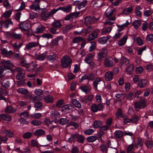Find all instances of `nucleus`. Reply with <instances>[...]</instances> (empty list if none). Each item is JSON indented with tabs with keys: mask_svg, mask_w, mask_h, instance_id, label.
<instances>
[{
	"mask_svg": "<svg viewBox=\"0 0 153 153\" xmlns=\"http://www.w3.org/2000/svg\"><path fill=\"white\" fill-rule=\"evenodd\" d=\"M146 105V100L143 98H141L139 101H137L134 103L135 108L136 111L143 109Z\"/></svg>",
	"mask_w": 153,
	"mask_h": 153,
	"instance_id": "f257e3e1",
	"label": "nucleus"
},
{
	"mask_svg": "<svg viewBox=\"0 0 153 153\" xmlns=\"http://www.w3.org/2000/svg\"><path fill=\"white\" fill-rule=\"evenodd\" d=\"M61 62L62 66L63 68H66L72 63V61L69 56H65L62 59Z\"/></svg>",
	"mask_w": 153,
	"mask_h": 153,
	"instance_id": "f03ea898",
	"label": "nucleus"
},
{
	"mask_svg": "<svg viewBox=\"0 0 153 153\" xmlns=\"http://www.w3.org/2000/svg\"><path fill=\"white\" fill-rule=\"evenodd\" d=\"M15 71L18 72V74L16 75L17 79L21 80L25 77V72L24 70L20 68H18L16 69Z\"/></svg>",
	"mask_w": 153,
	"mask_h": 153,
	"instance_id": "7ed1b4c3",
	"label": "nucleus"
},
{
	"mask_svg": "<svg viewBox=\"0 0 153 153\" xmlns=\"http://www.w3.org/2000/svg\"><path fill=\"white\" fill-rule=\"evenodd\" d=\"M100 52L97 55V59L100 61H101L102 59L106 55L107 50L105 48H102L100 50Z\"/></svg>",
	"mask_w": 153,
	"mask_h": 153,
	"instance_id": "20e7f679",
	"label": "nucleus"
},
{
	"mask_svg": "<svg viewBox=\"0 0 153 153\" xmlns=\"http://www.w3.org/2000/svg\"><path fill=\"white\" fill-rule=\"evenodd\" d=\"M39 44V42L38 41L37 42H30L26 45V47L25 48V50H30L32 48L38 46Z\"/></svg>",
	"mask_w": 153,
	"mask_h": 153,
	"instance_id": "39448f33",
	"label": "nucleus"
},
{
	"mask_svg": "<svg viewBox=\"0 0 153 153\" xmlns=\"http://www.w3.org/2000/svg\"><path fill=\"white\" fill-rule=\"evenodd\" d=\"M94 56L95 54L94 53L88 54L84 59L85 62L88 64H91L92 62Z\"/></svg>",
	"mask_w": 153,
	"mask_h": 153,
	"instance_id": "423d86ee",
	"label": "nucleus"
},
{
	"mask_svg": "<svg viewBox=\"0 0 153 153\" xmlns=\"http://www.w3.org/2000/svg\"><path fill=\"white\" fill-rule=\"evenodd\" d=\"M103 107V105L101 104H99L97 105L94 104L91 106V110L93 112H96L98 111L101 110Z\"/></svg>",
	"mask_w": 153,
	"mask_h": 153,
	"instance_id": "0eeeda50",
	"label": "nucleus"
},
{
	"mask_svg": "<svg viewBox=\"0 0 153 153\" xmlns=\"http://www.w3.org/2000/svg\"><path fill=\"white\" fill-rule=\"evenodd\" d=\"M1 65H3L2 67L4 68H7L9 69L10 67H12L13 66V65L11 63L10 60H3L0 63Z\"/></svg>",
	"mask_w": 153,
	"mask_h": 153,
	"instance_id": "6e6552de",
	"label": "nucleus"
},
{
	"mask_svg": "<svg viewBox=\"0 0 153 153\" xmlns=\"http://www.w3.org/2000/svg\"><path fill=\"white\" fill-rule=\"evenodd\" d=\"M99 32L100 30L98 29L94 30L93 32L89 35L88 40L91 41L96 38L97 37L98 33H99Z\"/></svg>",
	"mask_w": 153,
	"mask_h": 153,
	"instance_id": "1a4fd4ad",
	"label": "nucleus"
},
{
	"mask_svg": "<svg viewBox=\"0 0 153 153\" xmlns=\"http://www.w3.org/2000/svg\"><path fill=\"white\" fill-rule=\"evenodd\" d=\"M2 24L5 27L8 28L9 25H13V23L10 19H7L3 22L2 21H0V28L2 27Z\"/></svg>",
	"mask_w": 153,
	"mask_h": 153,
	"instance_id": "9d476101",
	"label": "nucleus"
},
{
	"mask_svg": "<svg viewBox=\"0 0 153 153\" xmlns=\"http://www.w3.org/2000/svg\"><path fill=\"white\" fill-rule=\"evenodd\" d=\"M104 65L107 68L112 67L114 65L113 61L108 58L105 59Z\"/></svg>",
	"mask_w": 153,
	"mask_h": 153,
	"instance_id": "9b49d317",
	"label": "nucleus"
},
{
	"mask_svg": "<svg viewBox=\"0 0 153 153\" xmlns=\"http://www.w3.org/2000/svg\"><path fill=\"white\" fill-rule=\"evenodd\" d=\"M148 83V81L145 79H141L138 82L137 86L140 88H145Z\"/></svg>",
	"mask_w": 153,
	"mask_h": 153,
	"instance_id": "f8f14e48",
	"label": "nucleus"
},
{
	"mask_svg": "<svg viewBox=\"0 0 153 153\" xmlns=\"http://www.w3.org/2000/svg\"><path fill=\"white\" fill-rule=\"evenodd\" d=\"M37 66L36 64L33 63H31L26 66V70L27 71L31 72H33Z\"/></svg>",
	"mask_w": 153,
	"mask_h": 153,
	"instance_id": "ddd939ff",
	"label": "nucleus"
},
{
	"mask_svg": "<svg viewBox=\"0 0 153 153\" xmlns=\"http://www.w3.org/2000/svg\"><path fill=\"white\" fill-rule=\"evenodd\" d=\"M113 74L111 71H108L106 72L105 74L104 78L106 81H110L113 79Z\"/></svg>",
	"mask_w": 153,
	"mask_h": 153,
	"instance_id": "4468645a",
	"label": "nucleus"
},
{
	"mask_svg": "<svg viewBox=\"0 0 153 153\" xmlns=\"http://www.w3.org/2000/svg\"><path fill=\"white\" fill-rule=\"evenodd\" d=\"M96 21L97 20L95 18L89 16L85 18V22L86 24L88 25L93 23Z\"/></svg>",
	"mask_w": 153,
	"mask_h": 153,
	"instance_id": "2eb2a0df",
	"label": "nucleus"
},
{
	"mask_svg": "<svg viewBox=\"0 0 153 153\" xmlns=\"http://www.w3.org/2000/svg\"><path fill=\"white\" fill-rule=\"evenodd\" d=\"M103 82L102 81V79L100 78H96L93 82V84L96 89H97V85L101 84L103 83Z\"/></svg>",
	"mask_w": 153,
	"mask_h": 153,
	"instance_id": "dca6fc26",
	"label": "nucleus"
},
{
	"mask_svg": "<svg viewBox=\"0 0 153 153\" xmlns=\"http://www.w3.org/2000/svg\"><path fill=\"white\" fill-rule=\"evenodd\" d=\"M45 29V28L44 26L41 25L36 28L35 32L37 34L41 33H42Z\"/></svg>",
	"mask_w": 153,
	"mask_h": 153,
	"instance_id": "f3484780",
	"label": "nucleus"
},
{
	"mask_svg": "<svg viewBox=\"0 0 153 153\" xmlns=\"http://www.w3.org/2000/svg\"><path fill=\"white\" fill-rule=\"evenodd\" d=\"M78 15V14L76 13H70L68 15L66 16L65 18L64 19L66 21L69 20L71 19H74Z\"/></svg>",
	"mask_w": 153,
	"mask_h": 153,
	"instance_id": "a211bd4d",
	"label": "nucleus"
},
{
	"mask_svg": "<svg viewBox=\"0 0 153 153\" xmlns=\"http://www.w3.org/2000/svg\"><path fill=\"white\" fill-rule=\"evenodd\" d=\"M127 38L128 36H124L119 41L118 45L120 46L123 45L126 43Z\"/></svg>",
	"mask_w": 153,
	"mask_h": 153,
	"instance_id": "6ab92c4d",
	"label": "nucleus"
},
{
	"mask_svg": "<svg viewBox=\"0 0 153 153\" xmlns=\"http://www.w3.org/2000/svg\"><path fill=\"white\" fill-rule=\"evenodd\" d=\"M110 38V36L101 37L99 39L98 42L100 44H103L106 43Z\"/></svg>",
	"mask_w": 153,
	"mask_h": 153,
	"instance_id": "aec40b11",
	"label": "nucleus"
},
{
	"mask_svg": "<svg viewBox=\"0 0 153 153\" xmlns=\"http://www.w3.org/2000/svg\"><path fill=\"white\" fill-rule=\"evenodd\" d=\"M12 10H10L5 11L1 16L5 18H9L12 14Z\"/></svg>",
	"mask_w": 153,
	"mask_h": 153,
	"instance_id": "412c9836",
	"label": "nucleus"
},
{
	"mask_svg": "<svg viewBox=\"0 0 153 153\" xmlns=\"http://www.w3.org/2000/svg\"><path fill=\"white\" fill-rule=\"evenodd\" d=\"M47 54L46 52L39 54L36 57V59L39 61H42L44 60L47 57Z\"/></svg>",
	"mask_w": 153,
	"mask_h": 153,
	"instance_id": "4be33fe9",
	"label": "nucleus"
},
{
	"mask_svg": "<svg viewBox=\"0 0 153 153\" xmlns=\"http://www.w3.org/2000/svg\"><path fill=\"white\" fill-rule=\"evenodd\" d=\"M51 13L50 12L43 13H41V16L42 19L44 20H46L49 17L51 16Z\"/></svg>",
	"mask_w": 153,
	"mask_h": 153,
	"instance_id": "5701e85b",
	"label": "nucleus"
},
{
	"mask_svg": "<svg viewBox=\"0 0 153 153\" xmlns=\"http://www.w3.org/2000/svg\"><path fill=\"white\" fill-rule=\"evenodd\" d=\"M115 11L114 9H108L106 11L105 16L107 18L109 17L112 16Z\"/></svg>",
	"mask_w": 153,
	"mask_h": 153,
	"instance_id": "b1692460",
	"label": "nucleus"
},
{
	"mask_svg": "<svg viewBox=\"0 0 153 153\" xmlns=\"http://www.w3.org/2000/svg\"><path fill=\"white\" fill-rule=\"evenodd\" d=\"M80 88L81 91L86 94L90 92L91 90L90 88L86 85L81 86Z\"/></svg>",
	"mask_w": 153,
	"mask_h": 153,
	"instance_id": "393cba45",
	"label": "nucleus"
},
{
	"mask_svg": "<svg viewBox=\"0 0 153 153\" xmlns=\"http://www.w3.org/2000/svg\"><path fill=\"white\" fill-rule=\"evenodd\" d=\"M45 131L42 129H37L34 132V134L35 136H39L45 134Z\"/></svg>",
	"mask_w": 153,
	"mask_h": 153,
	"instance_id": "a878e982",
	"label": "nucleus"
},
{
	"mask_svg": "<svg viewBox=\"0 0 153 153\" xmlns=\"http://www.w3.org/2000/svg\"><path fill=\"white\" fill-rule=\"evenodd\" d=\"M71 102L77 108H80L81 107L80 103L75 99H72Z\"/></svg>",
	"mask_w": 153,
	"mask_h": 153,
	"instance_id": "bb28decb",
	"label": "nucleus"
},
{
	"mask_svg": "<svg viewBox=\"0 0 153 153\" xmlns=\"http://www.w3.org/2000/svg\"><path fill=\"white\" fill-rule=\"evenodd\" d=\"M115 20V17L113 16L111 18L107 19L104 22V24L106 25H112L114 23V22L113 21H114Z\"/></svg>",
	"mask_w": 153,
	"mask_h": 153,
	"instance_id": "cd10ccee",
	"label": "nucleus"
},
{
	"mask_svg": "<svg viewBox=\"0 0 153 153\" xmlns=\"http://www.w3.org/2000/svg\"><path fill=\"white\" fill-rule=\"evenodd\" d=\"M0 117L2 119L4 120L7 121H9L11 120V117L9 115L2 114L0 115Z\"/></svg>",
	"mask_w": 153,
	"mask_h": 153,
	"instance_id": "c85d7f7f",
	"label": "nucleus"
},
{
	"mask_svg": "<svg viewBox=\"0 0 153 153\" xmlns=\"http://www.w3.org/2000/svg\"><path fill=\"white\" fill-rule=\"evenodd\" d=\"M52 25L55 28H59L62 26V24L59 20L53 22L52 24Z\"/></svg>",
	"mask_w": 153,
	"mask_h": 153,
	"instance_id": "c756f323",
	"label": "nucleus"
},
{
	"mask_svg": "<svg viewBox=\"0 0 153 153\" xmlns=\"http://www.w3.org/2000/svg\"><path fill=\"white\" fill-rule=\"evenodd\" d=\"M74 126L75 129L78 128L79 126L78 124L76 123L71 121L66 126V127H70Z\"/></svg>",
	"mask_w": 153,
	"mask_h": 153,
	"instance_id": "7c9ffc66",
	"label": "nucleus"
},
{
	"mask_svg": "<svg viewBox=\"0 0 153 153\" xmlns=\"http://www.w3.org/2000/svg\"><path fill=\"white\" fill-rule=\"evenodd\" d=\"M112 29V27H111L104 28L102 29V34L108 33L111 31Z\"/></svg>",
	"mask_w": 153,
	"mask_h": 153,
	"instance_id": "2f4dec72",
	"label": "nucleus"
},
{
	"mask_svg": "<svg viewBox=\"0 0 153 153\" xmlns=\"http://www.w3.org/2000/svg\"><path fill=\"white\" fill-rule=\"evenodd\" d=\"M72 107V105L71 104H67L64 105L62 107V110L63 111H66L71 109Z\"/></svg>",
	"mask_w": 153,
	"mask_h": 153,
	"instance_id": "473e14b6",
	"label": "nucleus"
},
{
	"mask_svg": "<svg viewBox=\"0 0 153 153\" xmlns=\"http://www.w3.org/2000/svg\"><path fill=\"white\" fill-rule=\"evenodd\" d=\"M45 101L48 103H52L53 101L54 98L53 97L50 95H48L44 98Z\"/></svg>",
	"mask_w": 153,
	"mask_h": 153,
	"instance_id": "72a5a7b5",
	"label": "nucleus"
},
{
	"mask_svg": "<svg viewBox=\"0 0 153 153\" xmlns=\"http://www.w3.org/2000/svg\"><path fill=\"white\" fill-rule=\"evenodd\" d=\"M76 140L79 143H83L84 141L85 138L82 135L77 134Z\"/></svg>",
	"mask_w": 153,
	"mask_h": 153,
	"instance_id": "f704fd0d",
	"label": "nucleus"
},
{
	"mask_svg": "<svg viewBox=\"0 0 153 153\" xmlns=\"http://www.w3.org/2000/svg\"><path fill=\"white\" fill-rule=\"evenodd\" d=\"M129 63V61L128 59L126 57H123L122 58L121 62L120 63V65L122 66L123 65H126Z\"/></svg>",
	"mask_w": 153,
	"mask_h": 153,
	"instance_id": "c9c22d12",
	"label": "nucleus"
},
{
	"mask_svg": "<svg viewBox=\"0 0 153 153\" xmlns=\"http://www.w3.org/2000/svg\"><path fill=\"white\" fill-rule=\"evenodd\" d=\"M134 69V65L132 64H131L126 68V72L128 74H130L133 71Z\"/></svg>",
	"mask_w": 153,
	"mask_h": 153,
	"instance_id": "e433bc0d",
	"label": "nucleus"
},
{
	"mask_svg": "<svg viewBox=\"0 0 153 153\" xmlns=\"http://www.w3.org/2000/svg\"><path fill=\"white\" fill-rule=\"evenodd\" d=\"M21 29L24 31H26L28 30L29 28V24L28 23H24L20 26Z\"/></svg>",
	"mask_w": 153,
	"mask_h": 153,
	"instance_id": "4c0bfd02",
	"label": "nucleus"
},
{
	"mask_svg": "<svg viewBox=\"0 0 153 153\" xmlns=\"http://www.w3.org/2000/svg\"><path fill=\"white\" fill-rule=\"evenodd\" d=\"M123 132L120 130H117L114 132V136L117 138L121 137L123 135Z\"/></svg>",
	"mask_w": 153,
	"mask_h": 153,
	"instance_id": "58836bf2",
	"label": "nucleus"
},
{
	"mask_svg": "<svg viewBox=\"0 0 153 153\" xmlns=\"http://www.w3.org/2000/svg\"><path fill=\"white\" fill-rule=\"evenodd\" d=\"M3 133L7 137H12L14 135V134L13 132L8 130L4 131H3Z\"/></svg>",
	"mask_w": 153,
	"mask_h": 153,
	"instance_id": "ea45409f",
	"label": "nucleus"
},
{
	"mask_svg": "<svg viewBox=\"0 0 153 153\" xmlns=\"http://www.w3.org/2000/svg\"><path fill=\"white\" fill-rule=\"evenodd\" d=\"M143 145V142L142 139L139 138L137 139L135 144V146L137 148L142 147Z\"/></svg>",
	"mask_w": 153,
	"mask_h": 153,
	"instance_id": "a19ab883",
	"label": "nucleus"
},
{
	"mask_svg": "<svg viewBox=\"0 0 153 153\" xmlns=\"http://www.w3.org/2000/svg\"><path fill=\"white\" fill-rule=\"evenodd\" d=\"M30 8L35 11H37L40 9L39 4H34L30 6Z\"/></svg>",
	"mask_w": 153,
	"mask_h": 153,
	"instance_id": "79ce46f5",
	"label": "nucleus"
},
{
	"mask_svg": "<svg viewBox=\"0 0 153 153\" xmlns=\"http://www.w3.org/2000/svg\"><path fill=\"white\" fill-rule=\"evenodd\" d=\"M56 59V55L54 53H53L52 55H48L47 56L48 60L51 62H53Z\"/></svg>",
	"mask_w": 153,
	"mask_h": 153,
	"instance_id": "37998d69",
	"label": "nucleus"
},
{
	"mask_svg": "<svg viewBox=\"0 0 153 153\" xmlns=\"http://www.w3.org/2000/svg\"><path fill=\"white\" fill-rule=\"evenodd\" d=\"M146 49V47L144 46L139 48L137 50V54L141 56L142 55L143 52L145 51Z\"/></svg>",
	"mask_w": 153,
	"mask_h": 153,
	"instance_id": "c03bdc74",
	"label": "nucleus"
},
{
	"mask_svg": "<svg viewBox=\"0 0 153 153\" xmlns=\"http://www.w3.org/2000/svg\"><path fill=\"white\" fill-rule=\"evenodd\" d=\"M102 122L100 120L95 121L94 123L93 126L94 128H97L102 125Z\"/></svg>",
	"mask_w": 153,
	"mask_h": 153,
	"instance_id": "a18cd8bd",
	"label": "nucleus"
},
{
	"mask_svg": "<svg viewBox=\"0 0 153 153\" xmlns=\"http://www.w3.org/2000/svg\"><path fill=\"white\" fill-rule=\"evenodd\" d=\"M61 10L67 13L69 12L71 10L72 7L71 6H67L60 7Z\"/></svg>",
	"mask_w": 153,
	"mask_h": 153,
	"instance_id": "49530a36",
	"label": "nucleus"
},
{
	"mask_svg": "<svg viewBox=\"0 0 153 153\" xmlns=\"http://www.w3.org/2000/svg\"><path fill=\"white\" fill-rule=\"evenodd\" d=\"M98 139L97 137L96 136H91L87 138V141L89 142H93Z\"/></svg>",
	"mask_w": 153,
	"mask_h": 153,
	"instance_id": "de8ad7c7",
	"label": "nucleus"
},
{
	"mask_svg": "<svg viewBox=\"0 0 153 153\" xmlns=\"http://www.w3.org/2000/svg\"><path fill=\"white\" fill-rule=\"evenodd\" d=\"M77 134L74 133L71 134V137L68 139V141L70 143H71L72 141L76 139Z\"/></svg>",
	"mask_w": 153,
	"mask_h": 153,
	"instance_id": "09e8293b",
	"label": "nucleus"
},
{
	"mask_svg": "<svg viewBox=\"0 0 153 153\" xmlns=\"http://www.w3.org/2000/svg\"><path fill=\"white\" fill-rule=\"evenodd\" d=\"M42 37L43 38H47V39H52L53 38V36L50 33H46L43 34L42 35Z\"/></svg>",
	"mask_w": 153,
	"mask_h": 153,
	"instance_id": "8fccbe9b",
	"label": "nucleus"
},
{
	"mask_svg": "<svg viewBox=\"0 0 153 153\" xmlns=\"http://www.w3.org/2000/svg\"><path fill=\"white\" fill-rule=\"evenodd\" d=\"M59 41H63V38L61 36H59L56 38L53 42V44L54 45H57L58 44V42Z\"/></svg>",
	"mask_w": 153,
	"mask_h": 153,
	"instance_id": "3c124183",
	"label": "nucleus"
},
{
	"mask_svg": "<svg viewBox=\"0 0 153 153\" xmlns=\"http://www.w3.org/2000/svg\"><path fill=\"white\" fill-rule=\"evenodd\" d=\"M132 10V7H129L124 10L123 13L125 15L129 14L131 12Z\"/></svg>",
	"mask_w": 153,
	"mask_h": 153,
	"instance_id": "603ef678",
	"label": "nucleus"
},
{
	"mask_svg": "<svg viewBox=\"0 0 153 153\" xmlns=\"http://www.w3.org/2000/svg\"><path fill=\"white\" fill-rule=\"evenodd\" d=\"M145 144L148 148H151L153 146V141L148 140L145 142Z\"/></svg>",
	"mask_w": 153,
	"mask_h": 153,
	"instance_id": "864d4df0",
	"label": "nucleus"
},
{
	"mask_svg": "<svg viewBox=\"0 0 153 153\" xmlns=\"http://www.w3.org/2000/svg\"><path fill=\"white\" fill-rule=\"evenodd\" d=\"M15 111V109L13 108L11 106H9L7 107L5 110V112L7 113H13Z\"/></svg>",
	"mask_w": 153,
	"mask_h": 153,
	"instance_id": "5fc2aeb1",
	"label": "nucleus"
},
{
	"mask_svg": "<svg viewBox=\"0 0 153 153\" xmlns=\"http://www.w3.org/2000/svg\"><path fill=\"white\" fill-rule=\"evenodd\" d=\"M133 25L135 28H137L140 25L141 22L139 20H135L133 22Z\"/></svg>",
	"mask_w": 153,
	"mask_h": 153,
	"instance_id": "6e6d98bb",
	"label": "nucleus"
},
{
	"mask_svg": "<svg viewBox=\"0 0 153 153\" xmlns=\"http://www.w3.org/2000/svg\"><path fill=\"white\" fill-rule=\"evenodd\" d=\"M31 123L34 126H37L41 125L42 124V122L39 120H34L31 122Z\"/></svg>",
	"mask_w": 153,
	"mask_h": 153,
	"instance_id": "4d7b16f0",
	"label": "nucleus"
},
{
	"mask_svg": "<svg viewBox=\"0 0 153 153\" xmlns=\"http://www.w3.org/2000/svg\"><path fill=\"white\" fill-rule=\"evenodd\" d=\"M69 121V120L66 118H61L59 119V123L62 125L65 124Z\"/></svg>",
	"mask_w": 153,
	"mask_h": 153,
	"instance_id": "13d9d810",
	"label": "nucleus"
},
{
	"mask_svg": "<svg viewBox=\"0 0 153 153\" xmlns=\"http://www.w3.org/2000/svg\"><path fill=\"white\" fill-rule=\"evenodd\" d=\"M91 45L90 46L89 51L90 52L93 51L96 47V43L94 41H92L91 42Z\"/></svg>",
	"mask_w": 153,
	"mask_h": 153,
	"instance_id": "bf43d9fd",
	"label": "nucleus"
},
{
	"mask_svg": "<svg viewBox=\"0 0 153 153\" xmlns=\"http://www.w3.org/2000/svg\"><path fill=\"white\" fill-rule=\"evenodd\" d=\"M129 23L128 21H126V22L121 26H118V27L119 28L118 30L119 31L123 30L124 29V27H126L128 26L129 24Z\"/></svg>",
	"mask_w": 153,
	"mask_h": 153,
	"instance_id": "052dcab7",
	"label": "nucleus"
},
{
	"mask_svg": "<svg viewBox=\"0 0 153 153\" xmlns=\"http://www.w3.org/2000/svg\"><path fill=\"white\" fill-rule=\"evenodd\" d=\"M18 92L22 94H26L28 93L27 90L25 88H20L17 90Z\"/></svg>",
	"mask_w": 153,
	"mask_h": 153,
	"instance_id": "680f3d73",
	"label": "nucleus"
},
{
	"mask_svg": "<svg viewBox=\"0 0 153 153\" xmlns=\"http://www.w3.org/2000/svg\"><path fill=\"white\" fill-rule=\"evenodd\" d=\"M101 151L103 152L107 153L108 152V148L105 144H102L100 146Z\"/></svg>",
	"mask_w": 153,
	"mask_h": 153,
	"instance_id": "e2e57ef3",
	"label": "nucleus"
},
{
	"mask_svg": "<svg viewBox=\"0 0 153 153\" xmlns=\"http://www.w3.org/2000/svg\"><path fill=\"white\" fill-rule=\"evenodd\" d=\"M142 9V7L140 6H138L136 8L135 12L137 16H140L141 15V12L140 10Z\"/></svg>",
	"mask_w": 153,
	"mask_h": 153,
	"instance_id": "0e129e2a",
	"label": "nucleus"
},
{
	"mask_svg": "<svg viewBox=\"0 0 153 153\" xmlns=\"http://www.w3.org/2000/svg\"><path fill=\"white\" fill-rule=\"evenodd\" d=\"M32 135V133L30 132L27 131L24 133L23 134L24 138L27 139L30 138Z\"/></svg>",
	"mask_w": 153,
	"mask_h": 153,
	"instance_id": "69168bd1",
	"label": "nucleus"
},
{
	"mask_svg": "<svg viewBox=\"0 0 153 153\" xmlns=\"http://www.w3.org/2000/svg\"><path fill=\"white\" fill-rule=\"evenodd\" d=\"M107 153H118V152L117 149L115 147L108 149Z\"/></svg>",
	"mask_w": 153,
	"mask_h": 153,
	"instance_id": "338daca9",
	"label": "nucleus"
},
{
	"mask_svg": "<svg viewBox=\"0 0 153 153\" xmlns=\"http://www.w3.org/2000/svg\"><path fill=\"white\" fill-rule=\"evenodd\" d=\"M145 68L147 71L149 72L153 70V63L147 65Z\"/></svg>",
	"mask_w": 153,
	"mask_h": 153,
	"instance_id": "774afa93",
	"label": "nucleus"
}]
</instances>
